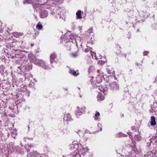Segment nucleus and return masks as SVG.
Here are the masks:
<instances>
[{"label":"nucleus","instance_id":"1","mask_svg":"<svg viewBox=\"0 0 157 157\" xmlns=\"http://www.w3.org/2000/svg\"><path fill=\"white\" fill-rule=\"evenodd\" d=\"M108 88V89L110 87V89L114 91L118 90L119 89V86L118 83L115 82H112L110 84L107 82L105 85Z\"/></svg>","mask_w":157,"mask_h":157},{"label":"nucleus","instance_id":"2","mask_svg":"<svg viewBox=\"0 0 157 157\" xmlns=\"http://www.w3.org/2000/svg\"><path fill=\"white\" fill-rule=\"evenodd\" d=\"M34 63L38 66H41L45 69L48 70L49 69V68L47 64L42 60L37 59Z\"/></svg>","mask_w":157,"mask_h":157},{"label":"nucleus","instance_id":"3","mask_svg":"<svg viewBox=\"0 0 157 157\" xmlns=\"http://www.w3.org/2000/svg\"><path fill=\"white\" fill-rule=\"evenodd\" d=\"M85 107L84 106H83L81 108L78 107L76 111V114L78 115H81L82 114L85 113Z\"/></svg>","mask_w":157,"mask_h":157},{"label":"nucleus","instance_id":"4","mask_svg":"<svg viewBox=\"0 0 157 157\" xmlns=\"http://www.w3.org/2000/svg\"><path fill=\"white\" fill-rule=\"evenodd\" d=\"M48 15V12L46 10H41V12L40 13V16L41 18H45Z\"/></svg>","mask_w":157,"mask_h":157},{"label":"nucleus","instance_id":"5","mask_svg":"<svg viewBox=\"0 0 157 157\" xmlns=\"http://www.w3.org/2000/svg\"><path fill=\"white\" fill-rule=\"evenodd\" d=\"M28 57L29 59L31 61L34 63L36 59V58L35 57V56L32 53H30L28 55Z\"/></svg>","mask_w":157,"mask_h":157},{"label":"nucleus","instance_id":"6","mask_svg":"<svg viewBox=\"0 0 157 157\" xmlns=\"http://www.w3.org/2000/svg\"><path fill=\"white\" fill-rule=\"evenodd\" d=\"M63 120L65 121H70L72 120V119L71 115L69 114H67L65 115Z\"/></svg>","mask_w":157,"mask_h":157},{"label":"nucleus","instance_id":"7","mask_svg":"<svg viewBox=\"0 0 157 157\" xmlns=\"http://www.w3.org/2000/svg\"><path fill=\"white\" fill-rule=\"evenodd\" d=\"M75 35L74 34H73L70 35L68 36H66L65 39L66 38H67V40L66 41V40H64V41H65V42H67L68 41H70V39L72 40L74 39H75Z\"/></svg>","mask_w":157,"mask_h":157},{"label":"nucleus","instance_id":"8","mask_svg":"<svg viewBox=\"0 0 157 157\" xmlns=\"http://www.w3.org/2000/svg\"><path fill=\"white\" fill-rule=\"evenodd\" d=\"M150 123L151 126H155L156 125V122L155 120V118L154 117H151Z\"/></svg>","mask_w":157,"mask_h":157},{"label":"nucleus","instance_id":"9","mask_svg":"<svg viewBox=\"0 0 157 157\" xmlns=\"http://www.w3.org/2000/svg\"><path fill=\"white\" fill-rule=\"evenodd\" d=\"M56 55L54 53H53L50 56V61L51 63L54 62L55 59H56Z\"/></svg>","mask_w":157,"mask_h":157},{"label":"nucleus","instance_id":"10","mask_svg":"<svg viewBox=\"0 0 157 157\" xmlns=\"http://www.w3.org/2000/svg\"><path fill=\"white\" fill-rule=\"evenodd\" d=\"M39 155L36 151H34L32 152L30 157H38Z\"/></svg>","mask_w":157,"mask_h":157},{"label":"nucleus","instance_id":"11","mask_svg":"<svg viewBox=\"0 0 157 157\" xmlns=\"http://www.w3.org/2000/svg\"><path fill=\"white\" fill-rule=\"evenodd\" d=\"M98 89L101 91H103L105 94V92L108 90V88L105 86L104 87H102L101 86H99L98 87Z\"/></svg>","mask_w":157,"mask_h":157},{"label":"nucleus","instance_id":"12","mask_svg":"<svg viewBox=\"0 0 157 157\" xmlns=\"http://www.w3.org/2000/svg\"><path fill=\"white\" fill-rule=\"evenodd\" d=\"M69 73L71 74L76 76H77L78 75V73H76L75 71L74 70H72L71 69H69Z\"/></svg>","mask_w":157,"mask_h":157},{"label":"nucleus","instance_id":"13","mask_svg":"<svg viewBox=\"0 0 157 157\" xmlns=\"http://www.w3.org/2000/svg\"><path fill=\"white\" fill-rule=\"evenodd\" d=\"M23 35V33L14 32L13 33V35L16 37H18L19 36H22Z\"/></svg>","mask_w":157,"mask_h":157},{"label":"nucleus","instance_id":"14","mask_svg":"<svg viewBox=\"0 0 157 157\" xmlns=\"http://www.w3.org/2000/svg\"><path fill=\"white\" fill-rule=\"evenodd\" d=\"M81 11L80 10H79L76 13V15L77 16V18L78 19H81L82 18V17L81 16Z\"/></svg>","mask_w":157,"mask_h":157},{"label":"nucleus","instance_id":"15","mask_svg":"<svg viewBox=\"0 0 157 157\" xmlns=\"http://www.w3.org/2000/svg\"><path fill=\"white\" fill-rule=\"evenodd\" d=\"M127 136V135L124 134L122 132H119L117 134V137H125Z\"/></svg>","mask_w":157,"mask_h":157},{"label":"nucleus","instance_id":"16","mask_svg":"<svg viewBox=\"0 0 157 157\" xmlns=\"http://www.w3.org/2000/svg\"><path fill=\"white\" fill-rule=\"evenodd\" d=\"M89 150V149L88 148V147L83 148L82 150V154L83 155H84L85 153L86 152Z\"/></svg>","mask_w":157,"mask_h":157},{"label":"nucleus","instance_id":"17","mask_svg":"<svg viewBox=\"0 0 157 157\" xmlns=\"http://www.w3.org/2000/svg\"><path fill=\"white\" fill-rule=\"evenodd\" d=\"M36 28L39 30H41L43 28L42 25L39 22L36 26Z\"/></svg>","mask_w":157,"mask_h":157},{"label":"nucleus","instance_id":"18","mask_svg":"<svg viewBox=\"0 0 157 157\" xmlns=\"http://www.w3.org/2000/svg\"><path fill=\"white\" fill-rule=\"evenodd\" d=\"M134 139L137 141H140L141 139V137L139 135H135L134 137Z\"/></svg>","mask_w":157,"mask_h":157},{"label":"nucleus","instance_id":"19","mask_svg":"<svg viewBox=\"0 0 157 157\" xmlns=\"http://www.w3.org/2000/svg\"><path fill=\"white\" fill-rule=\"evenodd\" d=\"M145 157H153V154L151 152H147V154L144 155Z\"/></svg>","mask_w":157,"mask_h":157},{"label":"nucleus","instance_id":"20","mask_svg":"<svg viewBox=\"0 0 157 157\" xmlns=\"http://www.w3.org/2000/svg\"><path fill=\"white\" fill-rule=\"evenodd\" d=\"M33 1L32 0H25L24 2V4H33Z\"/></svg>","mask_w":157,"mask_h":157},{"label":"nucleus","instance_id":"21","mask_svg":"<svg viewBox=\"0 0 157 157\" xmlns=\"http://www.w3.org/2000/svg\"><path fill=\"white\" fill-rule=\"evenodd\" d=\"M100 115V113L98 112H97L95 114L94 116V118L95 120H97L98 119V117Z\"/></svg>","mask_w":157,"mask_h":157},{"label":"nucleus","instance_id":"22","mask_svg":"<svg viewBox=\"0 0 157 157\" xmlns=\"http://www.w3.org/2000/svg\"><path fill=\"white\" fill-rule=\"evenodd\" d=\"M104 97L102 95H98V100L102 101L104 99Z\"/></svg>","mask_w":157,"mask_h":157},{"label":"nucleus","instance_id":"23","mask_svg":"<svg viewBox=\"0 0 157 157\" xmlns=\"http://www.w3.org/2000/svg\"><path fill=\"white\" fill-rule=\"evenodd\" d=\"M94 67L93 66H90L88 70L89 72L90 73L92 72L94 70Z\"/></svg>","mask_w":157,"mask_h":157},{"label":"nucleus","instance_id":"24","mask_svg":"<svg viewBox=\"0 0 157 157\" xmlns=\"http://www.w3.org/2000/svg\"><path fill=\"white\" fill-rule=\"evenodd\" d=\"M63 12H61L60 13V14H58L57 15H56V18H58V17H62V15H63Z\"/></svg>","mask_w":157,"mask_h":157},{"label":"nucleus","instance_id":"25","mask_svg":"<svg viewBox=\"0 0 157 157\" xmlns=\"http://www.w3.org/2000/svg\"><path fill=\"white\" fill-rule=\"evenodd\" d=\"M71 55L73 57H76L78 56L77 54L76 53H72Z\"/></svg>","mask_w":157,"mask_h":157},{"label":"nucleus","instance_id":"26","mask_svg":"<svg viewBox=\"0 0 157 157\" xmlns=\"http://www.w3.org/2000/svg\"><path fill=\"white\" fill-rule=\"evenodd\" d=\"M101 55H99V58H98V57H97L96 56V54H95V59H101Z\"/></svg>","mask_w":157,"mask_h":157},{"label":"nucleus","instance_id":"27","mask_svg":"<svg viewBox=\"0 0 157 157\" xmlns=\"http://www.w3.org/2000/svg\"><path fill=\"white\" fill-rule=\"evenodd\" d=\"M92 28H90V29H88L87 31V32L88 33H91L92 32Z\"/></svg>","mask_w":157,"mask_h":157},{"label":"nucleus","instance_id":"28","mask_svg":"<svg viewBox=\"0 0 157 157\" xmlns=\"http://www.w3.org/2000/svg\"><path fill=\"white\" fill-rule=\"evenodd\" d=\"M132 130H135L136 131H137L138 130L137 128L136 129L135 128V127L133 126L132 127Z\"/></svg>","mask_w":157,"mask_h":157},{"label":"nucleus","instance_id":"29","mask_svg":"<svg viewBox=\"0 0 157 157\" xmlns=\"http://www.w3.org/2000/svg\"><path fill=\"white\" fill-rule=\"evenodd\" d=\"M106 71L108 74H110L111 73L110 71L109 68H107L106 69Z\"/></svg>","mask_w":157,"mask_h":157},{"label":"nucleus","instance_id":"30","mask_svg":"<svg viewBox=\"0 0 157 157\" xmlns=\"http://www.w3.org/2000/svg\"><path fill=\"white\" fill-rule=\"evenodd\" d=\"M148 52L147 51H145L144 52H143V54H144V56H146V55H147V53H148Z\"/></svg>","mask_w":157,"mask_h":157},{"label":"nucleus","instance_id":"31","mask_svg":"<svg viewBox=\"0 0 157 157\" xmlns=\"http://www.w3.org/2000/svg\"><path fill=\"white\" fill-rule=\"evenodd\" d=\"M45 157V156L43 154H41V155H39L38 157Z\"/></svg>","mask_w":157,"mask_h":157},{"label":"nucleus","instance_id":"32","mask_svg":"<svg viewBox=\"0 0 157 157\" xmlns=\"http://www.w3.org/2000/svg\"><path fill=\"white\" fill-rule=\"evenodd\" d=\"M89 51V50L87 48V49H85L84 50V52H87Z\"/></svg>","mask_w":157,"mask_h":157},{"label":"nucleus","instance_id":"33","mask_svg":"<svg viewBox=\"0 0 157 157\" xmlns=\"http://www.w3.org/2000/svg\"><path fill=\"white\" fill-rule=\"evenodd\" d=\"M147 146L149 147L150 146V143H147Z\"/></svg>","mask_w":157,"mask_h":157},{"label":"nucleus","instance_id":"34","mask_svg":"<svg viewBox=\"0 0 157 157\" xmlns=\"http://www.w3.org/2000/svg\"><path fill=\"white\" fill-rule=\"evenodd\" d=\"M81 132V130H79L78 131V133L79 134V135L80 136V132Z\"/></svg>","mask_w":157,"mask_h":157},{"label":"nucleus","instance_id":"35","mask_svg":"<svg viewBox=\"0 0 157 157\" xmlns=\"http://www.w3.org/2000/svg\"><path fill=\"white\" fill-rule=\"evenodd\" d=\"M62 12H63V15H62V16H63V17H64L65 16V15L64 14V12H65V11H62Z\"/></svg>","mask_w":157,"mask_h":157},{"label":"nucleus","instance_id":"36","mask_svg":"<svg viewBox=\"0 0 157 157\" xmlns=\"http://www.w3.org/2000/svg\"><path fill=\"white\" fill-rule=\"evenodd\" d=\"M153 138H151L150 139V143H152V140H153Z\"/></svg>","mask_w":157,"mask_h":157},{"label":"nucleus","instance_id":"37","mask_svg":"<svg viewBox=\"0 0 157 157\" xmlns=\"http://www.w3.org/2000/svg\"><path fill=\"white\" fill-rule=\"evenodd\" d=\"M34 45V44L33 43H31V47H33Z\"/></svg>","mask_w":157,"mask_h":157},{"label":"nucleus","instance_id":"38","mask_svg":"<svg viewBox=\"0 0 157 157\" xmlns=\"http://www.w3.org/2000/svg\"><path fill=\"white\" fill-rule=\"evenodd\" d=\"M113 75H114L115 74V72L114 71H113L112 73Z\"/></svg>","mask_w":157,"mask_h":157},{"label":"nucleus","instance_id":"39","mask_svg":"<svg viewBox=\"0 0 157 157\" xmlns=\"http://www.w3.org/2000/svg\"><path fill=\"white\" fill-rule=\"evenodd\" d=\"M127 134L128 135H131V134H130V132H127Z\"/></svg>","mask_w":157,"mask_h":157},{"label":"nucleus","instance_id":"40","mask_svg":"<svg viewBox=\"0 0 157 157\" xmlns=\"http://www.w3.org/2000/svg\"><path fill=\"white\" fill-rule=\"evenodd\" d=\"M113 76L115 78V79H116V76L114 75Z\"/></svg>","mask_w":157,"mask_h":157},{"label":"nucleus","instance_id":"41","mask_svg":"<svg viewBox=\"0 0 157 157\" xmlns=\"http://www.w3.org/2000/svg\"><path fill=\"white\" fill-rule=\"evenodd\" d=\"M101 130H102V128H101L100 129V131H101Z\"/></svg>","mask_w":157,"mask_h":157},{"label":"nucleus","instance_id":"42","mask_svg":"<svg viewBox=\"0 0 157 157\" xmlns=\"http://www.w3.org/2000/svg\"><path fill=\"white\" fill-rule=\"evenodd\" d=\"M124 56H125V57L126 56V54H124Z\"/></svg>","mask_w":157,"mask_h":157},{"label":"nucleus","instance_id":"43","mask_svg":"<svg viewBox=\"0 0 157 157\" xmlns=\"http://www.w3.org/2000/svg\"><path fill=\"white\" fill-rule=\"evenodd\" d=\"M156 79L155 81H154V82H156Z\"/></svg>","mask_w":157,"mask_h":157},{"label":"nucleus","instance_id":"44","mask_svg":"<svg viewBox=\"0 0 157 157\" xmlns=\"http://www.w3.org/2000/svg\"><path fill=\"white\" fill-rule=\"evenodd\" d=\"M139 31V29H138L137 30V32H138V31Z\"/></svg>","mask_w":157,"mask_h":157},{"label":"nucleus","instance_id":"45","mask_svg":"<svg viewBox=\"0 0 157 157\" xmlns=\"http://www.w3.org/2000/svg\"><path fill=\"white\" fill-rule=\"evenodd\" d=\"M77 146V144H75V146Z\"/></svg>","mask_w":157,"mask_h":157},{"label":"nucleus","instance_id":"46","mask_svg":"<svg viewBox=\"0 0 157 157\" xmlns=\"http://www.w3.org/2000/svg\"><path fill=\"white\" fill-rule=\"evenodd\" d=\"M136 65H137V66H138V63H137V64H136Z\"/></svg>","mask_w":157,"mask_h":157},{"label":"nucleus","instance_id":"47","mask_svg":"<svg viewBox=\"0 0 157 157\" xmlns=\"http://www.w3.org/2000/svg\"><path fill=\"white\" fill-rule=\"evenodd\" d=\"M27 151H29V150H27Z\"/></svg>","mask_w":157,"mask_h":157}]
</instances>
